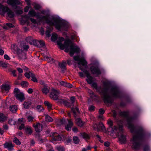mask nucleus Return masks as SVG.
Returning <instances> with one entry per match:
<instances>
[{
  "label": "nucleus",
  "mask_w": 151,
  "mask_h": 151,
  "mask_svg": "<svg viewBox=\"0 0 151 151\" xmlns=\"http://www.w3.org/2000/svg\"><path fill=\"white\" fill-rule=\"evenodd\" d=\"M27 91L29 93L31 94L33 92V90L32 88H29L28 89Z\"/></svg>",
  "instance_id": "obj_64"
},
{
  "label": "nucleus",
  "mask_w": 151,
  "mask_h": 151,
  "mask_svg": "<svg viewBox=\"0 0 151 151\" xmlns=\"http://www.w3.org/2000/svg\"><path fill=\"white\" fill-rule=\"evenodd\" d=\"M99 112L100 114L102 115L105 113V111L103 109L101 108L99 109Z\"/></svg>",
  "instance_id": "obj_58"
},
{
  "label": "nucleus",
  "mask_w": 151,
  "mask_h": 151,
  "mask_svg": "<svg viewBox=\"0 0 151 151\" xmlns=\"http://www.w3.org/2000/svg\"><path fill=\"white\" fill-rule=\"evenodd\" d=\"M74 60L76 61H79V64H81L83 66H86L87 63L84 58H81L78 56H74L73 57Z\"/></svg>",
  "instance_id": "obj_10"
},
{
  "label": "nucleus",
  "mask_w": 151,
  "mask_h": 151,
  "mask_svg": "<svg viewBox=\"0 0 151 151\" xmlns=\"http://www.w3.org/2000/svg\"><path fill=\"white\" fill-rule=\"evenodd\" d=\"M79 69L82 71L86 75L87 78L86 81L89 84H92V86L96 89L102 95V98L104 103L107 106H109V104H111L114 101L113 99L107 93L109 90V84L106 82H103L104 88L101 89V87H98L97 83L96 82L93 83V77L91 76L89 72L88 67H78Z\"/></svg>",
  "instance_id": "obj_2"
},
{
  "label": "nucleus",
  "mask_w": 151,
  "mask_h": 151,
  "mask_svg": "<svg viewBox=\"0 0 151 151\" xmlns=\"http://www.w3.org/2000/svg\"><path fill=\"white\" fill-rule=\"evenodd\" d=\"M24 128V124H22L21 125L19 126V128L20 130H22Z\"/></svg>",
  "instance_id": "obj_63"
},
{
  "label": "nucleus",
  "mask_w": 151,
  "mask_h": 151,
  "mask_svg": "<svg viewBox=\"0 0 151 151\" xmlns=\"http://www.w3.org/2000/svg\"><path fill=\"white\" fill-rule=\"evenodd\" d=\"M107 123L109 125L110 128H111L113 131H116L119 130L120 131H122L123 126L122 124L118 125V126H114L113 127H112L113 125V122L111 119H109Z\"/></svg>",
  "instance_id": "obj_8"
},
{
  "label": "nucleus",
  "mask_w": 151,
  "mask_h": 151,
  "mask_svg": "<svg viewBox=\"0 0 151 151\" xmlns=\"http://www.w3.org/2000/svg\"><path fill=\"white\" fill-rule=\"evenodd\" d=\"M73 140L74 142L76 144L79 143V140L78 137L75 136L73 137Z\"/></svg>",
  "instance_id": "obj_46"
},
{
  "label": "nucleus",
  "mask_w": 151,
  "mask_h": 151,
  "mask_svg": "<svg viewBox=\"0 0 151 151\" xmlns=\"http://www.w3.org/2000/svg\"><path fill=\"white\" fill-rule=\"evenodd\" d=\"M66 69V67H58V70L61 72H65Z\"/></svg>",
  "instance_id": "obj_42"
},
{
  "label": "nucleus",
  "mask_w": 151,
  "mask_h": 151,
  "mask_svg": "<svg viewBox=\"0 0 151 151\" xmlns=\"http://www.w3.org/2000/svg\"><path fill=\"white\" fill-rule=\"evenodd\" d=\"M5 148H7L9 151H11L13 149L14 145L12 142H6L4 144Z\"/></svg>",
  "instance_id": "obj_17"
},
{
  "label": "nucleus",
  "mask_w": 151,
  "mask_h": 151,
  "mask_svg": "<svg viewBox=\"0 0 151 151\" xmlns=\"http://www.w3.org/2000/svg\"><path fill=\"white\" fill-rule=\"evenodd\" d=\"M14 94L17 99L21 102L23 101L25 99L24 93L21 92L17 88H16L14 89Z\"/></svg>",
  "instance_id": "obj_6"
},
{
  "label": "nucleus",
  "mask_w": 151,
  "mask_h": 151,
  "mask_svg": "<svg viewBox=\"0 0 151 151\" xmlns=\"http://www.w3.org/2000/svg\"><path fill=\"white\" fill-rule=\"evenodd\" d=\"M72 110L73 111V115L74 117L76 118L77 117V115L76 114V111H77L78 113H79V109L77 108H72Z\"/></svg>",
  "instance_id": "obj_32"
},
{
  "label": "nucleus",
  "mask_w": 151,
  "mask_h": 151,
  "mask_svg": "<svg viewBox=\"0 0 151 151\" xmlns=\"http://www.w3.org/2000/svg\"><path fill=\"white\" fill-rule=\"evenodd\" d=\"M50 89V87L47 86V85L44 86L42 87L41 91L43 94L46 95L49 92Z\"/></svg>",
  "instance_id": "obj_19"
},
{
  "label": "nucleus",
  "mask_w": 151,
  "mask_h": 151,
  "mask_svg": "<svg viewBox=\"0 0 151 151\" xmlns=\"http://www.w3.org/2000/svg\"><path fill=\"white\" fill-rule=\"evenodd\" d=\"M45 60H47V62L50 63H53L54 62V60L51 58H49L48 57H45L44 58Z\"/></svg>",
  "instance_id": "obj_31"
},
{
  "label": "nucleus",
  "mask_w": 151,
  "mask_h": 151,
  "mask_svg": "<svg viewBox=\"0 0 151 151\" xmlns=\"http://www.w3.org/2000/svg\"><path fill=\"white\" fill-rule=\"evenodd\" d=\"M31 80L32 81L34 82H37V80L36 77L33 74L31 76Z\"/></svg>",
  "instance_id": "obj_53"
},
{
  "label": "nucleus",
  "mask_w": 151,
  "mask_h": 151,
  "mask_svg": "<svg viewBox=\"0 0 151 151\" xmlns=\"http://www.w3.org/2000/svg\"><path fill=\"white\" fill-rule=\"evenodd\" d=\"M96 126L98 131H99L100 130H102L103 132H106V128L102 122H100L99 123V124H96Z\"/></svg>",
  "instance_id": "obj_15"
},
{
  "label": "nucleus",
  "mask_w": 151,
  "mask_h": 151,
  "mask_svg": "<svg viewBox=\"0 0 151 151\" xmlns=\"http://www.w3.org/2000/svg\"><path fill=\"white\" fill-rule=\"evenodd\" d=\"M13 142L17 145H20L21 144V142L16 137L14 138L13 140Z\"/></svg>",
  "instance_id": "obj_44"
},
{
  "label": "nucleus",
  "mask_w": 151,
  "mask_h": 151,
  "mask_svg": "<svg viewBox=\"0 0 151 151\" xmlns=\"http://www.w3.org/2000/svg\"><path fill=\"white\" fill-rule=\"evenodd\" d=\"M90 70L92 74L97 76L101 73L100 70L97 68V67H91L90 68Z\"/></svg>",
  "instance_id": "obj_12"
},
{
  "label": "nucleus",
  "mask_w": 151,
  "mask_h": 151,
  "mask_svg": "<svg viewBox=\"0 0 151 151\" xmlns=\"http://www.w3.org/2000/svg\"><path fill=\"white\" fill-rule=\"evenodd\" d=\"M30 21L34 24H36L37 23L35 19L32 18H30Z\"/></svg>",
  "instance_id": "obj_61"
},
{
  "label": "nucleus",
  "mask_w": 151,
  "mask_h": 151,
  "mask_svg": "<svg viewBox=\"0 0 151 151\" xmlns=\"http://www.w3.org/2000/svg\"><path fill=\"white\" fill-rule=\"evenodd\" d=\"M59 91L55 89L52 88L50 92V98L54 100H57L58 99V95Z\"/></svg>",
  "instance_id": "obj_9"
},
{
  "label": "nucleus",
  "mask_w": 151,
  "mask_h": 151,
  "mask_svg": "<svg viewBox=\"0 0 151 151\" xmlns=\"http://www.w3.org/2000/svg\"><path fill=\"white\" fill-rule=\"evenodd\" d=\"M119 131L120 132H121L122 133L119 137V141L121 144H125L126 142V136L122 134V131H120L119 130Z\"/></svg>",
  "instance_id": "obj_14"
},
{
  "label": "nucleus",
  "mask_w": 151,
  "mask_h": 151,
  "mask_svg": "<svg viewBox=\"0 0 151 151\" xmlns=\"http://www.w3.org/2000/svg\"><path fill=\"white\" fill-rule=\"evenodd\" d=\"M75 123L80 127H82L83 125V123L79 118H76L75 119Z\"/></svg>",
  "instance_id": "obj_25"
},
{
  "label": "nucleus",
  "mask_w": 151,
  "mask_h": 151,
  "mask_svg": "<svg viewBox=\"0 0 151 151\" xmlns=\"http://www.w3.org/2000/svg\"><path fill=\"white\" fill-rule=\"evenodd\" d=\"M53 139L55 141H60L62 139L61 136L56 132L52 134Z\"/></svg>",
  "instance_id": "obj_22"
},
{
  "label": "nucleus",
  "mask_w": 151,
  "mask_h": 151,
  "mask_svg": "<svg viewBox=\"0 0 151 151\" xmlns=\"http://www.w3.org/2000/svg\"><path fill=\"white\" fill-rule=\"evenodd\" d=\"M10 111L12 112H16L17 110V107L16 105L10 106L9 108Z\"/></svg>",
  "instance_id": "obj_29"
},
{
  "label": "nucleus",
  "mask_w": 151,
  "mask_h": 151,
  "mask_svg": "<svg viewBox=\"0 0 151 151\" xmlns=\"http://www.w3.org/2000/svg\"><path fill=\"white\" fill-rule=\"evenodd\" d=\"M58 35L55 33H53L51 37V40L52 41H55L58 39Z\"/></svg>",
  "instance_id": "obj_40"
},
{
  "label": "nucleus",
  "mask_w": 151,
  "mask_h": 151,
  "mask_svg": "<svg viewBox=\"0 0 151 151\" xmlns=\"http://www.w3.org/2000/svg\"><path fill=\"white\" fill-rule=\"evenodd\" d=\"M88 92L90 94L92 95V97H96V96L94 94V93L91 90L88 89Z\"/></svg>",
  "instance_id": "obj_57"
},
{
  "label": "nucleus",
  "mask_w": 151,
  "mask_h": 151,
  "mask_svg": "<svg viewBox=\"0 0 151 151\" xmlns=\"http://www.w3.org/2000/svg\"><path fill=\"white\" fill-rule=\"evenodd\" d=\"M65 120L64 119H59L57 120V124L58 126L62 125L64 123Z\"/></svg>",
  "instance_id": "obj_37"
},
{
  "label": "nucleus",
  "mask_w": 151,
  "mask_h": 151,
  "mask_svg": "<svg viewBox=\"0 0 151 151\" xmlns=\"http://www.w3.org/2000/svg\"><path fill=\"white\" fill-rule=\"evenodd\" d=\"M7 72H11L13 74L14 77L17 76V75L16 74V70H12V69L9 68V67H2Z\"/></svg>",
  "instance_id": "obj_21"
},
{
  "label": "nucleus",
  "mask_w": 151,
  "mask_h": 151,
  "mask_svg": "<svg viewBox=\"0 0 151 151\" xmlns=\"http://www.w3.org/2000/svg\"><path fill=\"white\" fill-rule=\"evenodd\" d=\"M6 26H4V29H7L8 28L7 26L9 28H13L14 27V25L10 23H7L6 24Z\"/></svg>",
  "instance_id": "obj_45"
},
{
  "label": "nucleus",
  "mask_w": 151,
  "mask_h": 151,
  "mask_svg": "<svg viewBox=\"0 0 151 151\" xmlns=\"http://www.w3.org/2000/svg\"><path fill=\"white\" fill-rule=\"evenodd\" d=\"M73 125V123L71 119L68 120V124L65 127L66 130L69 131L70 130L71 128Z\"/></svg>",
  "instance_id": "obj_24"
},
{
  "label": "nucleus",
  "mask_w": 151,
  "mask_h": 151,
  "mask_svg": "<svg viewBox=\"0 0 151 151\" xmlns=\"http://www.w3.org/2000/svg\"><path fill=\"white\" fill-rule=\"evenodd\" d=\"M57 149L58 151H64L65 148L63 146H59L57 147Z\"/></svg>",
  "instance_id": "obj_54"
},
{
  "label": "nucleus",
  "mask_w": 151,
  "mask_h": 151,
  "mask_svg": "<svg viewBox=\"0 0 151 151\" xmlns=\"http://www.w3.org/2000/svg\"><path fill=\"white\" fill-rule=\"evenodd\" d=\"M104 145L106 147H109L110 145L109 142H106L104 143Z\"/></svg>",
  "instance_id": "obj_60"
},
{
  "label": "nucleus",
  "mask_w": 151,
  "mask_h": 151,
  "mask_svg": "<svg viewBox=\"0 0 151 151\" xmlns=\"http://www.w3.org/2000/svg\"><path fill=\"white\" fill-rule=\"evenodd\" d=\"M1 87L2 90L9 91L10 89L9 85L8 84H3Z\"/></svg>",
  "instance_id": "obj_28"
},
{
  "label": "nucleus",
  "mask_w": 151,
  "mask_h": 151,
  "mask_svg": "<svg viewBox=\"0 0 151 151\" xmlns=\"http://www.w3.org/2000/svg\"><path fill=\"white\" fill-rule=\"evenodd\" d=\"M53 29V28L52 27H50L49 29L47 30L46 32V35L47 36L49 37L50 36V32Z\"/></svg>",
  "instance_id": "obj_41"
},
{
  "label": "nucleus",
  "mask_w": 151,
  "mask_h": 151,
  "mask_svg": "<svg viewBox=\"0 0 151 151\" xmlns=\"http://www.w3.org/2000/svg\"><path fill=\"white\" fill-rule=\"evenodd\" d=\"M6 120V116L4 115L3 114L0 113V122H4Z\"/></svg>",
  "instance_id": "obj_33"
},
{
  "label": "nucleus",
  "mask_w": 151,
  "mask_h": 151,
  "mask_svg": "<svg viewBox=\"0 0 151 151\" xmlns=\"http://www.w3.org/2000/svg\"><path fill=\"white\" fill-rule=\"evenodd\" d=\"M59 82L60 85L61 86L70 88L72 87V85L70 83L63 81H59Z\"/></svg>",
  "instance_id": "obj_23"
},
{
  "label": "nucleus",
  "mask_w": 151,
  "mask_h": 151,
  "mask_svg": "<svg viewBox=\"0 0 151 151\" xmlns=\"http://www.w3.org/2000/svg\"><path fill=\"white\" fill-rule=\"evenodd\" d=\"M70 101L71 102V104L73 106L74 105V103L75 101V97L74 96H73L71 97L70 98Z\"/></svg>",
  "instance_id": "obj_50"
},
{
  "label": "nucleus",
  "mask_w": 151,
  "mask_h": 151,
  "mask_svg": "<svg viewBox=\"0 0 151 151\" xmlns=\"http://www.w3.org/2000/svg\"><path fill=\"white\" fill-rule=\"evenodd\" d=\"M37 111L39 112H42L44 111V109L41 105H39L37 106L36 107Z\"/></svg>",
  "instance_id": "obj_38"
},
{
  "label": "nucleus",
  "mask_w": 151,
  "mask_h": 151,
  "mask_svg": "<svg viewBox=\"0 0 151 151\" xmlns=\"http://www.w3.org/2000/svg\"><path fill=\"white\" fill-rule=\"evenodd\" d=\"M33 73L32 72L29 71L26 72L24 74L25 76L27 78L29 79L30 78L31 76L33 75Z\"/></svg>",
  "instance_id": "obj_39"
},
{
  "label": "nucleus",
  "mask_w": 151,
  "mask_h": 151,
  "mask_svg": "<svg viewBox=\"0 0 151 151\" xmlns=\"http://www.w3.org/2000/svg\"><path fill=\"white\" fill-rule=\"evenodd\" d=\"M45 105L47 107L48 110H51L52 109V104L49 102L47 101H45L44 102Z\"/></svg>",
  "instance_id": "obj_30"
},
{
  "label": "nucleus",
  "mask_w": 151,
  "mask_h": 151,
  "mask_svg": "<svg viewBox=\"0 0 151 151\" xmlns=\"http://www.w3.org/2000/svg\"><path fill=\"white\" fill-rule=\"evenodd\" d=\"M7 13L8 17L12 18L14 16V13L7 6H4L2 4V6L0 7V14Z\"/></svg>",
  "instance_id": "obj_5"
},
{
  "label": "nucleus",
  "mask_w": 151,
  "mask_h": 151,
  "mask_svg": "<svg viewBox=\"0 0 151 151\" xmlns=\"http://www.w3.org/2000/svg\"><path fill=\"white\" fill-rule=\"evenodd\" d=\"M45 120L46 121L52 122L53 121V119L48 115H45Z\"/></svg>",
  "instance_id": "obj_36"
},
{
  "label": "nucleus",
  "mask_w": 151,
  "mask_h": 151,
  "mask_svg": "<svg viewBox=\"0 0 151 151\" xmlns=\"http://www.w3.org/2000/svg\"><path fill=\"white\" fill-rule=\"evenodd\" d=\"M33 126L35 131L38 132H40L42 127V125L39 123H37L35 125L34 124Z\"/></svg>",
  "instance_id": "obj_20"
},
{
  "label": "nucleus",
  "mask_w": 151,
  "mask_h": 151,
  "mask_svg": "<svg viewBox=\"0 0 151 151\" xmlns=\"http://www.w3.org/2000/svg\"><path fill=\"white\" fill-rule=\"evenodd\" d=\"M120 114L127 118V122L129 129L131 133H134L135 135L130 142V145L132 148L136 150H139L141 145L142 142L145 139L147 133L144 128L140 126L135 127L132 124L133 120L135 118L134 117H129V111H123L120 112Z\"/></svg>",
  "instance_id": "obj_1"
},
{
  "label": "nucleus",
  "mask_w": 151,
  "mask_h": 151,
  "mask_svg": "<svg viewBox=\"0 0 151 151\" xmlns=\"http://www.w3.org/2000/svg\"><path fill=\"white\" fill-rule=\"evenodd\" d=\"M34 45L38 47H42L45 46V43L42 40H35L34 41Z\"/></svg>",
  "instance_id": "obj_13"
},
{
  "label": "nucleus",
  "mask_w": 151,
  "mask_h": 151,
  "mask_svg": "<svg viewBox=\"0 0 151 151\" xmlns=\"http://www.w3.org/2000/svg\"><path fill=\"white\" fill-rule=\"evenodd\" d=\"M28 14L31 17L36 16L40 21H45L46 23L50 26H55L57 29L60 30H65L66 29L67 25L66 24L55 17H49L48 15L40 16L38 14H37L35 11L33 9L30 10L29 11Z\"/></svg>",
  "instance_id": "obj_3"
},
{
  "label": "nucleus",
  "mask_w": 151,
  "mask_h": 151,
  "mask_svg": "<svg viewBox=\"0 0 151 151\" xmlns=\"http://www.w3.org/2000/svg\"><path fill=\"white\" fill-rule=\"evenodd\" d=\"M57 62L58 63V65L59 66H65V65H66V62L65 61H63L61 63L58 62Z\"/></svg>",
  "instance_id": "obj_49"
},
{
  "label": "nucleus",
  "mask_w": 151,
  "mask_h": 151,
  "mask_svg": "<svg viewBox=\"0 0 151 151\" xmlns=\"http://www.w3.org/2000/svg\"><path fill=\"white\" fill-rule=\"evenodd\" d=\"M111 93L112 96L116 98H120L121 94L118 88L116 87H112L111 89Z\"/></svg>",
  "instance_id": "obj_7"
},
{
  "label": "nucleus",
  "mask_w": 151,
  "mask_h": 151,
  "mask_svg": "<svg viewBox=\"0 0 151 151\" xmlns=\"http://www.w3.org/2000/svg\"><path fill=\"white\" fill-rule=\"evenodd\" d=\"M64 40V38L60 37L57 41V44L60 49L63 50L65 48V51L66 52H68L69 51L71 56H73L75 52L78 53L80 51L79 48L77 46L74 45L70 40H65L64 44H63L61 42Z\"/></svg>",
  "instance_id": "obj_4"
},
{
  "label": "nucleus",
  "mask_w": 151,
  "mask_h": 151,
  "mask_svg": "<svg viewBox=\"0 0 151 151\" xmlns=\"http://www.w3.org/2000/svg\"><path fill=\"white\" fill-rule=\"evenodd\" d=\"M32 104V103L30 101H24L23 103V106L25 109H28Z\"/></svg>",
  "instance_id": "obj_27"
},
{
  "label": "nucleus",
  "mask_w": 151,
  "mask_h": 151,
  "mask_svg": "<svg viewBox=\"0 0 151 151\" xmlns=\"http://www.w3.org/2000/svg\"><path fill=\"white\" fill-rule=\"evenodd\" d=\"M25 130L26 133L29 134H31L33 132L31 127H29L26 128L25 129Z\"/></svg>",
  "instance_id": "obj_35"
},
{
  "label": "nucleus",
  "mask_w": 151,
  "mask_h": 151,
  "mask_svg": "<svg viewBox=\"0 0 151 151\" xmlns=\"http://www.w3.org/2000/svg\"><path fill=\"white\" fill-rule=\"evenodd\" d=\"M40 6L38 4H35L34 5V8L36 10L39 9L40 8Z\"/></svg>",
  "instance_id": "obj_55"
},
{
  "label": "nucleus",
  "mask_w": 151,
  "mask_h": 151,
  "mask_svg": "<svg viewBox=\"0 0 151 151\" xmlns=\"http://www.w3.org/2000/svg\"><path fill=\"white\" fill-rule=\"evenodd\" d=\"M150 147L148 145H146L144 147V151H150Z\"/></svg>",
  "instance_id": "obj_56"
},
{
  "label": "nucleus",
  "mask_w": 151,
  "mask_h": 151,
  "mask_svg": "<svg viewBox=\"0 0 151 151\" xmlns=\"http://www.w3.org/2000/svg\"><path fill=\"white\" fill-rule=\"evenodd\" d=\"M63 103L65 106L68 107H70L71 106H73L71 103L66 101H63Z\"/></svg>",
  "instance_id": "obj_43"
},
{
  "label": "nucleus",
  "mask_w": 151,
  "mask_h": 151,
  "mask_svg": "<svg viewBox=\"0 0 151 151\" xmlns=\"http://www.w3.org/2000/svg\"><path fill=\"white\" fill-rule=\"evenodd\" d=\"M17 53L19 57L22 60H24L26 58L25 54L23 52L22 50L20 49H18L17 50Z\"/></svg>",
  "instance_id": "obj_18"
},
{
  "label": "nucleus",
  "mask_w": 151,
  "mask_h": 151,
  "mask_svg": "<svg viewBox=\"0 0 151 151\" xmlns=\"http://www.w3.org/2000/svg\"><path fill=\"white\" fill-rule=\"evenodd\" d=\"M20 85L23 87H28L29 84L27 81H23L21 82Z\"/></svg>",
  "instance_id": "obj_34"
},
{
  "label": "nucleus",
  "mask_w": 151,
  "mask_h": 151,
  "mask_svg": "<svg viewBox=\"0 0 151 151\" xmlns=\"http://www.w3.org/2000/svg\"><path fill=\"white\" fill-rule=\"evenodd\" d=\"M7 3L15 9L17 8V5L20 4V2L18 0H8Z\"/></svg>",
  "instance_id": "obj_11"
},
{
  "label": "nucleus",
  "mask_w": 151,
  "mask_h": 151,
  "mask_svg": "<svg viewBox=\"0 0 151 151\" xmlns=\"http://www.w3.org/2000/svg\"><path fill=\"white\" fill-rule=\"evenodd\" d=\"M112 113L113 117L115 119H116L117 114L116 111L114 110H113L112 111Z\"/></svg>",
  "instance_id": "obj_52"
},
{
  "label": "nucleus",
  "mask_w": 151,
  "mask_h": 151,
  "mask_svg": "<svg viewBox=\"0 0 151 151\" xmlns=\"http://www.w3.org/2000/svg\"><path fill=\"white\" fill-rule=\"evenodd\" d=\"M35 138L40 144H41L45 142V139H42L40 134L39 133L35 134Z\"/></svg>",
  "instance_id": "obj_16"
},
{
  "label": "nucleus",
  "mask_w": 151,
  "mask_h": 151,
  "mask_svg": "<svg viewBox=\"0 0 151 151\" xmlns=\"http://www.w3.org/2000/svg\"><path fill=\"white\" fill-rule=\"evenodd\" d=\"M82 135L83 138L84 139H89L90 138L89 135L85 133H82Z\"/></svg>",
  "instance_id": "obj_47"
},
{
  "label": "nucleus",
  "mask_w": 151,
  "mask_h": 151,
  "mask_svg": "<svg viewBox=\"0 0 151 151\" xmlns=\"http://www.w3.org/2000/svg\"><path fill=\"white\" fill-rule=\"evenodd\" d=\"M7 63H6L2 61H0V66H7Z\"/></svg>",
  "instance_id": "obj_59"
},
{
  "label": "nucleus",
  "mask_w": 151,
  "mask_h": 151,
  "mask_svg": "<svg viewBox=\"0 0 151 151\" xmlns=\"http://www.w3.org/2000/svg\"><path fill=\"white\" fill-rule=\"evenodd\" d=\"M34 119V118L33 116L30 115L28 116L27 117V119L29 122H32L33 121Z\"/></svg>",
  "instance_id": "obj_48"
},
{
  "label": "nucleus",
  "mask_w": 151,
  "mask_h": 151,
  "mask_svg": "<svg viewBox=\"0 0 151 151\" xmlns=\"http://www.w3.org/2000/svg\"><path fill=\"white\" fill-rule=\"evenodd\" d=\"M26 40L27 42L29 43L30 45H34V43L35 42L34 41L35 40H34L32 37L29 36L26 39Z\"/></svg>",
  "instance_id": "obj_26"
},
{
  "label": "nucleus",
  "mask_w": 151,
  "mask_h": 151,
  "mask_svg": "<svg viewBox=\"0 0 151 151\" xmlns=\"http://www.w3.org/2000/svg\"><path fill=\"white\" fill-rule=\"evenodd\" d=\"M95 107L93 105L90 106L88 108V110L90 112L94 111L95 110Z\"/></svg>",
  "instance_id": "obj_51"
},
{
  "label": "nucleus",
  "mask_w": 151,
  "mask_h": 151,
  "mask_svg": "<svg viewBox=\"0 0 151 151\" xmlns=\"http://www.w3.org/2000/svg\"><path fill=\"white\" fill-rule=\"evenodd\" d=\"M29 48V46L28 45H24L23 48L24 50H27Z\"/></svg>",
  "instance_id": "obj_62"
}]
</instances>
